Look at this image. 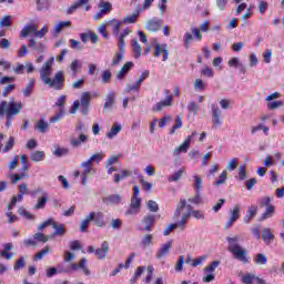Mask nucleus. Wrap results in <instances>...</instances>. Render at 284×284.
Returning <instances> with one entry per match:
<instances>
[{
  "mask_svg": "<svg viewBox=\"0 0 284 284\" xmlns=\"http://www.w3.org/2000/svg\"><path fill=\"white\" fill-rule=\"evenodd\" d=\"M164 94L166 95L165 100L158 102L153 106V112H161L163 108H170L172 105V101H174V97L172 95V92L170 91V89H165Z\"/></svg>",
  "mask_w": 284,
  "mask_h": 284,
  "instance_id": "nucleus-7",
  "label": "nucleus"
},
{
  "mask_svg": "<svg viewBox=\"0 0 284 284\" xmlns=\"http://www.w3.org/2000/svg\"><path fill=\"white\" fill-rule=\"evenodd\" d=\"M45 203H48V194L39 197L38 203L34 205V210H43V207H45Z\"/></svg>",
  "mask_w": 284,
  "mask_h": 284,
  "instance_id": "nucleus-44",
  "label": "nucleus"
},
{
  "mask_svg": "<svg viewBox=\"0 0 284 284\" xmlns=\"http://www.w3.org/2000/svg\"><path fill=\"white\" fill-rule=\"evenodd\" d=\"M231 221L237 222L241 219V205L235 204L233 210L231 211Z\"/></svg>",
  "mask_w": 284,
  "mask_h": 284,
  "instance_id": "nucleus-32",
  "label": "nucleus"
},
{
  "mask_svg": "<svg viewBox=\"0 0 284 284\" xmlns=\"http://www.w3.org/2000/svg\"><path fill=\"white\" fill-rule=\"evenodd\" d=\"M54 63V58L47 61L40 69V79L43 81L44 85L48 88H53V90H61L65 78H63V71H58L52 80V64Z\"/></svg>",
  "mask_w": 284,
  "mask_h": 284,
  "instance_id": "nucleus-1",
  "label": "nucleus"
},
{
  "mask_svg": "<svg viewBox=\"0 0 284 284\" xmlns=\"http://www.w3.org/2000/svg\"><path fill=\"white\" fill-rule=\"evenodd\" d=\"M29 48L36 52H39L40 54L45 52V44L43 42L37 41V39L29 40Z\"/></svg>",
  "mask_w": 284,
  "mask_h": 284,
  "instance_id": "nucleus-22",
  "label": "nucleus"
},
{
  "mask_svg": "<svg viewBox=\"0 0 284 284\" xmlns=\"http://www.w3.org/2000/svg\"><path fill=\"white\" fill-rule=\"evenodd\" d=\"M190 216L191 213H183L182 214V220L178 223H175V225H178V227H180L181 230H185V225H187V221H190Z\"/></svg>",
  "mask_w": 284,
  "mask_h": 284,
  "instance_id": "nucleus-36",
  "label": "nucleus"
},
{
  "mask_svg": "<svg viewBox=\"0 0 284 284\" xmlns=\"http://www.w3.org/2000/svg\"><path fill=\"white\" fill-rule=\"evenodd\" d=\"M202 77H209V79L214 78V70L210 67H205L204 69L201 70Z\"/></svg>",
  "mask_w": 284,
  "mask_h": 284,
  "instance_id": "nucleus-55",
  "label": "nucleus"
},
{
  "mask_svg": "<svg viewBox=\"0 0 284 284\" xmlns=\"http://www.w3.org/2000/svg\"><path fill=\"white\" fill-rule=\"evenodd\" d=\"M211 114L213 116V128H220V125H223V121H221V109H219V105H211Z\"/></svg>",
  "mask_w": 284,
  "mask_h": 284,
  "instance_id": "nucleus-13",
  "label": "nucleus"
},
{
  "mask_svg": "<svg viewBox=\"0 0 284 284\" xmlns=\"http://www.w3.org/2000/svg\"><path fill=\"white\" fill-rule=\"evenodd\" d=\"M20 163L22 164V173L16 174L13 179H27L30 176L28 174V156H26V154L20 155Z\"/></svg>",
  "mask_w": 284,
  "mask_h": 284,
  "instance_id": "nucleus-18",
  "label": "nucleus"
},
{
  "mask_svg": "<svg viewBox=\"0 0 284 284\" xmlns=\"http://www.w3.org/2000/svg\"><path fill=\"white\" fill-rule=\"evenodd\" d=\"M97 174V171L93 168H87L83 171V179H90Z\"/></svg>",
  "mask_w": 284,
  "mask_h": 284,
  "instance_id": "nucleus-59",
  "label": "nucleus"
},
{
  "mask_svg": "<svg viewBox=\"0 0 284 284\" xmlns=\"http://www.w3.org/2000/svg\"><path fill=\"white\" fill-rule=\"evenodd\" d=\"M196 134H199V133L196 131H194L191 135H189L180 146L174 149L173 155L179 156V154H181V152L183 154H185L190 150V143H192V139L194 136H196Z\"/></svg>",
  "mask_w": 284,
  "mask_h": 284,
  "instance_id": "nucleus-8",
  "label": "nucleus"
},
{
  "mask_svg": "<svg viewBox=\"0 0 284 284\" xmlns=\"http://www.w3.org/2000/svg\"><path fill=\"white\" fill-rule=\"evenodd\" d=\"M242 283L243 284H267L265 280L252 274V273H246L242 275Z\"/></svg>",
  "mask_w": 284,
  "mask_h": 284,
  "instance_id": "nucleus-14",
  "label": "nucleus"
},
{
  "mask_svg": "<svg viewBox=\"0 0 284 284\" xmlns=\"http://www.w3.org/2000/svg\"><path fill=\"white\" fill-rule=\"evenodd\" d=\"M132 68H134V62L129 61L124 63L121 70L118 71L115 79H118V81H123V79L128 77V73L132 70Z\"/></svg>",
  "mask_w": 284,
  "mask_h": 284,
  "instance_id": "nucleus-16",
  "label": "nucleus"
},
{
  "mask_svg": "<svg viewBox=\"0 0 284 284\" xmlns=\"http://www.w3.org/2000/svg\"><path fill=\"white\" fill-rule=\"evenodd\" d=\"M51 227H52V230H54V232H53L54 236H63L65 234V225L64 224H60L58 222H54V220H52Z\"/></svg>",
  "mask_w": 284,
  "mask_h": 284,
  "instance_id": "nucleus-24",
  "label": "nucleus"
},
{
  "mask_svg": "<svg viewBox=\"0 0 284 284\" xmlns=\"http://www.w3.org/2000/svg\"><path fill=\"white\" fill-rule=\"evenodd\" d=\"M48 254H50V246H45L44 248L39 251L33 258L34 261H41L43 256H48Z\"/></svg>",
  "mask_w": 284,
  "mask_h": 284,
  "instance_id": "nucleus-42",
  "label": "nucleus"
},
{
  "mask_svg": "<svg viewBox=\"0 0 284 284\" xmlns=\"http://www.w3.org/2000/svg\"><path fill=\"white\" fill-rule=\"evenodd\" d=\"M70 70L73 73V77H77V72H79V70H81V62L79 60H73L70 64H69Z\"/></svg>",
  "mask_w": 284,
  "mask_h": 284,
  "instance_id": "nucleus-43",
  "label": "nucleus"
},
{
  "mask_svg": "<svg viewBox=\"0 0 284 284\" xmlns=\"http://www.w3.org/2000/svg\"><path fill=\"white\" fill-rule=\"evenodd\" d=\"M85 130V124L78 122L75 125V132H79V139L71 136L70 143L72 148H80L81 143H88V135L83 134Z\"/></svg>",
  "mask_w": 284,
  "mask_h": 284,
  "instance_id": "nucleus-6",
  "label": "nucleus"
},
{
  "mask_svg": "<svg viewBox=\"0 0 284 284\" xmlns=\"http://www.w3.org/2000/svg\"><path fill=\"white\" fill-rule=\"evenodd\" d=\"M28 52H30V49H28V45L22 44L21 48L18 50V58L23 59V57H26V54H28Z\"/></svg>",
  "mask_w": 284,
  "mask_h": 284,
  "instance_id": "nucleus-60",
  "label": "nucleus"
},
{
  "mask_svg": "<svg viewBox=\"0 0 284 284\" xmlns=\"http://www.w3.org/2000/svg\"><path fill=\"white\" fill-rule=\"evenodd\" d=\"M23 267H26V257L24 256H20V258L13 265V270L16 272H19V270H23Z\"/></svg>",
  "mask_w": 284,
  "mask_h": 284,
  "instance_id": "nucleus-49",
  "label": "nucleus"
},
{
  "mask_svg": "<svg viewBox=\"0 0 284 284\" xmlns=\"http://www.w3.org/2000/svg\"><path fill=\"white\" fill-rule=\"evenodd\" d=\"M3 247L4 248L0 251V256L1 258L10 261L14 256V253L11 252V250H14V245H12V243H6Z\"/></svg>",
  "mask_w": 284,
  "mask_h": 284,
  "instance_id": "nucleus-20",
  "label": "nucleus"
},
{
  "mask_svg": "<svg viewBox=\"0 0 284 284\" xmlns=\"http://www.w3.org/2000/svg\"><path fill=\"white\" fill-rule=\"evenodd\" d=\"M236 168H239V158H233L229 161L226 170H229V172H234Z\"/></svg>",
  "mask_w": 284,
  "mask_h": 284,
  "instance_id": "nucleus-46",
  "label": "nucleus"
},
{
  "mask_svg": "<svg viewBox=\"0 0 284 284\" xmlns=\"http://www.w3.org/2000/svg\"><path fill=\"white\" fill-rule=\"evenodd\" d=\"M21 110H23V104L14 101V99L0 103V116H7V119H14V116L21 114Z\"/></svg>",
  "mask_w": 284,
  "mask_h": 284,
  "instance_id": "nucleus-2",
  "label": "nucleus"
},
{
  "mask_svg": "<svg viewBox=\"0 0 284 284\" xmlns=\"http://www.w3.org/2000/svg\"><path fill=\"white\" fill-rule=\"evenodd\" d=\"M187 110L192 114L196 115V114H199V104L196 102H194V101H191L187 104Z\"/></svg>",
  "mask_w": 284,
  "mask_h": 284,
  "instance_id": "nucleus-51",
  "label": "nucleus"
},
{
  "mask_svg": "<svg viewBox=\"0 0 284 284\" xmlns=\"http://www.w3.org/2000/svg\"><path fill=\"white\" fill-rule=\"evenodd\" d=\"M146 207L148 210H150V212H159V204L156 203V201L150 200L146 203Z\"/></svg>",
  "mask_w": 284,
  "mask_h": 284,
  "instance_id": "nucleus-58",
  "label": "nucleus"
},
{
  "mask_svg": "<svg viewBox=\"0 0 284 284\" xmlns=\"http://www.w3.org/2000/svg\"><path fill=\"white\" fill-rule=\"evenodd\" d=\"M219 265H221V261L216 260L213 261L210 265H207L204 270V272H206V274H212L215 272L216 267H219Z\"/></svg>",
  "mask_w": 284,
  "mask_h": 284,
  "instance_id": "nucleus-45",
  "label": "nucleus"
},
{
  "mask_svg": "<svg viewBox=\"0 0 284 284\" xmlns=\"http://www.w3.org/2000/svg\"><path fill=\"white\" fill-rule=\"evenodd\" d=\"M100 11L93 16L94 21H101L105 14H108V3L100 1L99 4Z\"/></svg>",
  "mask_w": 284,
  "mask_h": 284,
  "instance_id": "nucleus-23",
  "label": "nucleus"
},
{
  "mask_svg": "<svg viewBox=\"0 0 284 284\" xmlns=\"http://www.w3.org/2000/svg\"><path fill=\"white\" fill-rule=\"evenodd\" d=\"M12 148H14V138L10 136L9 141L4 145L3 152H10Z\"/></svg>",
  "mask_w": 284,
  "mask_h": 284,
  "instance_id": "nucleus-64",
  "label": "nucleus"
},
{
  "mask_svg": "<svg viewBox=\"0 0 284 284\" xmlns=\"http://www.w3.org/2000/svg\"><path fill=\"white\" fill-rule=\"evenodd\" d=\"M43 159H45V152L43 151H34L31 153V161H33V163H40Z\"/></svg>",
  "mask_w": 284,
  "mask_h": 284,
  "instance_id": "nucleus-33",
  "label": "nucleus"
},
{
  "mask_svg": "<svg viewBox=\"0 0 284 284\" xmlns=\"http://www.w3.org/2000/svg\"><path fill=\"white\" fill-rule=\"evenodd\" d=\"M276 212V209L273 206H266L265 212L262 214V221H266V219H272L274 216V213Z\"/></svg>",
  "mask_w": 284,
  "mask_h": 284,
  "instance_id": "nucleus-38",
  "label": "nucleus"
},
{
  "mask_svg": "<svg viewBox=\"0 0 284 284\" xmlns=\"http://www.w3.org/2000/svg\"><path fill=\"white\" fill-rule=\"evenodd\" d=\"M91 101H92V95L90 94V92H83L81 95V100L74 101L73 106L71 109V114H77V112H79V109L81 108V113L84 116H88Z\"/></svg>",
  "mask_w": 284,
  "mask_h": 284,
  "instance_id": "nucleus-4",
  "label": "nucleus"
},
{
  "mask_svg": "<svg viewBox=\"0 0 284 284\" xmlns=\"http://www.w3.org/2000/svg\"><path fill=\"white\" fill-rule=\"evenodd\" d=\"M36 82H37V80H34V78H31L29 80V82L27 83V87L22 90V94H23V97H26V99L31 97L32 90H34Z\"/></svg>",
  "mask_w": 284,
  "mask_h": 284,
  "instance_id": "nucleus-27",
  "label": "nucleus"
},
{
  "mask_svg": "<svg viewBox=\"0 0 284 284\" xmlns=\"http://www.w3.org/2000/svg\"><path fill=\"white\" fill-rule=\"evenodd\" d=\"M261 239L264 241L265 245H272V242L275 239L274 233H272V229H263Z\"/></svg>",
  "mask_w": 284,
  "mask_h": 284,
  "instance_id": "nucleus-21",
  "label": "nucleus"
},
{
  "mask_svg": "<svg viewBox=\"0 0 284 284\" xmlns=\"http://www.w3.org/2000/svg\"><path fill=\"white\" fill-rule=\"evenodd\" d=\"M171 251H172V241H169L161 245V247L158 250L155 254V258L161 261V258H165V256H168V254H170Z\"/></svg>",
  "mask_w": 284,
  "mask_h": 284,
  "instance_id": "nucleus-15",
  "label": "nucleus"
},
{
  "mask_svg": "<svg viewBox=\"0 0 284 284\" xmlns=\"http://www.w3.org/2000/svg\"><path fill=\"white\" fill-rule=\"evenodd\" d=\"M92 221H94L97 227H103L105 225V217L101 212H94V219Z\"/></svg>",
  "mask_w": 284,
  "mask_h": 284,
  "instance_id": "nucleus-30",
  "label": "nucleus"
},
{
  "mask_svg": "<svg viewBox=\"0 0 284 284\" xmlns=\"http://www.w3.org/2000/svg\"><path fill=\"white\" fill-rule=\"evenodd\" d=\"M254 261L256 265H267V257L262 253L256 254Z\"/></svg>",
  "mask_w": 284,
  "mask_h": 284,
  "instance_id": "nucleus-47",
  "label": "nucleus"
},
{
  "mask_svg": "<svg viewBox=\"0 0 284 284\" xmlns=\"http://www.w3.org/2000/svg\"><path fill=\"white\" fill-rule=\"evenodd\" d=\"M163 54L162 61H168L170 57V50H168V44H155L154 57H161Z\"/></svg>",
  "mask_w": 284,
  "mask_h": 284,
  "instance_id": "nucleus-17",
  "label": "nucleus"
},
{
  "mask_svg": "<svg viewBox=\"0 0 284 284\" xmlns=\"http://www.w3.org/2000/svg\"><path fill=\"white\" fill-rule=\"evenodd\" d=\"M106 254H108V244L104 242L102 244V247L95 251V256L97 258L101 260V258H105Z\"/></svg>",
  "mask_w": 284,
  "mask_h": 284,
  "instance_id": "nucleus-37",
  "label": "nucleus"
},
{
  "mask_svg": "<svg viewBox=\"0 0 284 284\" xmlns=\"http://www.w3.org/2000/svg\"><path fill=\"white\" fill-rule=\"evenodd\" d=\"M121 130H123V126H121V124H119V122H115L110 132L108 133V139H114V136H116V134H119V132H121Z\"/></svg>",
  "mask_w": 284,
  "mask_h": 284,
  "instance_id": "nucleus-31",
  "label": "nucleus"
},
{
  "mask_svg": "<svg viewBox=\"0 0 284 284\" xmlns=\"http://www.w3.org/2000/svg\"><path fill=\"white\" fill-rule=\"evenodd\" d=\"M156 223V215L148 214L142 217V225L144 232H152L154 224Z\"/></svg>",
  "mask_w": 284,
  "mask_h": 284,
  "instance_id": "nucleus-11",
  "label": "nucleus"
},
{
  "mask_svg": "<svg viewBox=\"0 0 284 284\" xmlns=\"http://www.w3.org/2000/svg\"><path fill=\"white\" fill-rule=\"evenodd\" d=\"M163 27V20L161 18H153L146 22L145 29L149 32H159Z\"/></svg>",
  "mask_w": 284,
  "mask_h": 284,
  "instance_id": "nucleus-12",
  "label": "nucleus"
},
{
  "mask_svg": "<svg viewBox=\"0 0 284 284\" xmlns=\"http://www.w3.org/2000/svg\"><path fill=\"white\" fill-rule=\"evenodd\" d=\"M226 241L229 243V252H231V254L234 255V258H236V261H240V263H244V264L250 263V257L247 256V250L236 244L239 243V236L227 237Z\"/></svg>",
  "mask_w": 284,
  "mask_h": 284,
  "instance_id": "nucleus-3",
  "label": "nucleus"
},
{
  "mask_svg": "<svg viewBox=\"0 0 284 284\" xmlns=\"http://www.w3.org/2000/svg\"><path fill=\"white\" fill-rule=\"evenodd\" d=\"M130 32H132V30L130 29H125L120 36H119V48H125V37H128V34H130Z\"/></svg>",
  "mask_w": 284,
  "mask_h": 284,
  "instance_id": "nucleus-40",
  "label": "nucleus"
},
{
  "mask_svg": "<svg viewBox=\"0 0 284 284\" xmlns=\"http://www.w3.org/2000/svg\"><path fill=\"white\" fill-rule=\"evenodd\" d=\"M70 43H71V48L73 50H79V51L83 50V45H81V41H77L74 39H71Z\"/></svg>",
  "mask_w": 284,
  "mask_h": 284,
  "instance_id": "nucleus-62",
  "label": "nucleus"
},
{
  "mask_svg": "<svg viewBox=\"0 0 284 284\" xmlns=\"http://www.w3.org/2000/svg\"><path fill=\"white\" fill-rule=\"evenodd\" d=\"M12 26V16H4L0 20V28H11Z\"/></svg>",
  "mask_w": 284,
  "mask_h": 284,
  "instance_id": "nucleus-41",
  "label": "nucleus"
},
{
  "mask_svg": "<svg viewBox=\"0 0 284 284\" xmlns=\"http://www.w3.org/2000/svg\"><path fill=\"white\" fill-rule=\"evenodd\" d=\"M36 130L39 131L41 134H45L48 132V129L50 128V124L45 122V120L40 119L36 122Z\"/></svg>",
  "mask_w": 284,
  "mask_h": 284,
  "instance_id": "nucleus-28",
  "label": "nucleus"
},
{
  "mask_svg": "<svg viewBox=\"0 0 284 284\" xmlns=\"http://www.w3.org/2000/svg\"><path fill=\"white\" fill-rule=\"evenodd\" d=\"M146 272H148V274H146V277L144 280V283H152V276H154V266L149 265L146 267Z\"/></svg>",
  "mask_w": 284,
  "mask_h": 284,
  "instance_id": "nucleus-52",
  "label": "nucleus"
},
{
  "mask_svg": "<svg viewBox=\"0 0 284 284\" xmlns=\"http://www.w3.org/2000/svg\"><path fill=\"white\" fill-rule=\"evenodd\" d=\"M47 32H49L48 26H44L41 30H39V24H27L21 30V37L26 39L27 37H30V34H33L38 39H43Z\"/></svg>",
  "mask_w": 284,
  "mask_h": 284,
  "instance_id": "nucleus-5",
  "label": "nucleus"
},
{
  "mask_svg": "<svg viewBox=\"0 0 284 284\" xmlns=\"http://www.w3.org/2000/svg\"><path fill=\"white\" fill-rule=\"evenodd\" d=\"M258 210V206H254V205H251L248 206L246 213L247 215L244 216V223H252V221L254 220V216H256V212Z\"/></svg>",
  "mask_w": 284,
  "mask_h": 284,
  "instance_id": "nucleus-25",
  "label": "nucleus"
},
{
  "mask_svg": "<svg viewBox=\"0 0 284 284\" xmlns=\"http://www.w3.org/2000/svg\"><path fill=\"white\" fill-rule=\"evenodd\" d=\"M136 256L135 253H131L130 256L126 258L125 264H119V267H116L111 274L110 276H116V274H119V272H121V270H123V267L125 270H128L130 267V265H132V262L134 261V257Z\"/></svg>",
  "mask_w": 284,
  "mask_h": 284,
  "instance_id": "nucleus-19",
  "label": "nucleus"
},
{
  "mask_svg": "<svg viewBox=\"0 0 284 284\" xmlns=\"http://www.w3.org/2000/svg\"><path fill=\"white\" fill-rule=\"evenodd\" d=\"M119 52L115 53V55L113 57L112 61H111V65H119V63H121V61H123V54L125 52V47L119 48Z\"/></svg>",
  "mask_w": 284,
  "mask_h": 284,
  "instance_id": "nucleus-29",
  "label": "nucleus"
},
{
  "mask_svg": "<svg viewBox=\"0 0 284 284\" xmlns=\"http://www.w3.org/2000/svg\"><path fill=\"white\" fill-rule=\"evenodd\" d=\"M183 128V115L175 116V124L172 126L170 134H174L176 130Z\"/></svg>",
  "mask_w": 284,
  "mask_h": 284,
  "instance_id": "nucleus-34",
  "label": "nucleus"
},
{
  "mask_svg": "<svg viewBox=\"0 0 284 284\" xmlns=\"http://www.w3.org/2000/svg\"><path fill=\"white\" fill-rule=\"evenodd\" d=\"M183 265H185V256L181 255L175 265V272H183Z\"/></svg>",
  "mask_w": 284,
  "mask_h": 284,
  "instance_id": "nucleus-53",
  "label": "nucleus"
},
{
  "mask_svg": "<svg viewBox=\"0 0 284 284\" xmlns=\"http://www.w3.org/2000/svg\"><path fill=\"white\" fill-rule=\"evenodd\" d=\"M91 221H94V212L89 213V215L82 221L80 224V232H88V227H90Z\"/></svg>",
  "mask_w": 284,
  "mask_h": 284,
  "instance_id": "nucleus-26",
  "label": "nucleus"
},
{
  "mask_svg": "<svg viewBox=\"0 0 284 284\" xmlns=\"http://www.w3.org/2000/svg\"><path fill=\"white\" fill-rule=\"evenodd\" d=\"M70 26H72V23L70 21H62L59 22L58 24H55V34H61V32H63V30H65V28H70Z\"/></svg>",
  "mask_w": 284,
  "mask_h": 284,
  "instance_id": "nucleus-35",
  "label": "nucleus"
},
{
  "mask_svg": "<svg viewBox=\"0 0 284 284\" xmlns=\"http://www.w3.org/2000/svg\"><path fill=\"white\" fill-rule=\"evenodd\" d=\"M136 19H139V12L128 16L122 20V23H136Z\"/></svg>",
  "mask_w": 284,
  "mask_h": 284,
  "instance_id": "nucleus-54",
  "label": "nucleus"
},
{
  "mask_svg": "<svg viewBox=\"0 0 284 284\" xmlns=\"http://www.w3.org/2000/svg\"><path fill=\"white\" fill-rule=\"evenodd\" d=\"M108 201L109 203H113L114 205L121 203V195H116V194H113V195H110L108 197Z\"/></svg>",
  "mask_w": 284,
  "mask_h": 284,
  "instance_id": "nucleus-63",
  "label": "nucleus"
},
{
  "mask_svg": "<svg viewBox=\"0 0 284 284\" xmlns=\"http://www.w3.org/2000/svg\"><path fill=\"white\" fill-rule=\"evenodd\" d=\"M33 239L37 241V244L39 243H48L49 239L45 234L39 232L33 235Z\"/></svg>",
  "mask_w": 284,
  "mask_h": 284,
  "instance_id": "nucleus-50",
  "label": "nucleus"
},
{
  "mask_svg": "<svg viewBox=\"0 0 284 284\" xmlns=\"http://www.w3.org/2000/svg\"><path fill=\"white\" fill-rule=\"evenodd\" d=\"M251 232L253 234V236H255V239L257 241H261V226L260 225H254L252 229H251Z\"/></svg>",
  "mask_w": 284,
  "mask_h": 284,
  "instance_id": "nucleus-61",
  "label": "nucleus"
},
{
  "mask_svg": "<svg viewBox=\"0 0 284 284\" xmlns=\"http://www.w3.org/2000/svg\"><path fill=\"white\" fill-rule=\"evenodd\" d=\"M89 2L90 0H79L78 2L73 3L68 10L69 14H72V12H74V10L78 8H81V6H88Z\"/></svg>",
  "mask_w": 284,
  "mask_h": 284,
  "instance_id": "nucleus-39",
  "label": "nucleus"
},
{
  "mask_svg": "<svg viewBox=\"0 0 284 284\" xmlns=\"http://www.w3.org/2000/svg\"><path fill=\"white\" fill-rule=\"evenodd\" d=\"M88 260L85 257L81 258L79 263H71L70 264V272H79V270H82L85 274V276H90V268H88Z\"/></svg>",
  "mask_w": 284,
  "mask_h": 284,
  "instance_id": "nucleus-9",
  "label": "nucleus"
},
{
  "mask_svg": "<svg viewBox=\"0 0 284 284\" xmlns=\"http://www.w3.org/2000/svg\"><path fill=\"white\" fill-rule=\"evenodd\" d=\"M193 39H194V37L192 36V33H190V32L184 33V48L186 50L190 49V43H192Z\"/></svg>",
  "mask_w": 284,
  "mask_h": 284,
  "instance_id": "nucleus-56",
  "label": "nucleus"
},
{
  "mask_svg": "<svg viewBox=\"0 0 284 284\" xmlns=\"http://www.w3.org/2000/svg\"><path fill=\"white\" fill-rule=\"evenodd\" d=\"M123 22L118 21V20H111L110 21V24L113 26V34H114V37H119V32L121 30V24Z\"/></svg>",
  "mask_w": 284,
  "mask_h": 284,
  "instance_id": "nucleus-48",
  "label": "nucleus"
},
{
  "mask_svg": "<svg viewBox=\"0 0 284 284\" xmlns=\"http://www.w3.org/2000/svg\"><path fill=\"white\" fill-rule=\"evenodd\" d=\"M53 154L54 156H65V154H68V149H63L61 146H54Z\"/></svg>",
  "mask_w": 284,
  "mask_h": 284,
  "instance_id": "nucleus-57",
  "label": "nucleus"
},
{
  "mask_svg": "<svg viewBox=\"0 0 284 284\" xmlns=\"http://www.w3.org/2000/svg\"><path fill=\"white\" fill-rule=\"evenodd\" d=\"M141 211V197H132L131 204L125 212L126 216H134L135 214H139Z\"/></svg>",
  "mask_w": 284,
  "mask_h": 284,
  "instance_id": "nucleus-10",
  "label": "nucleus"
}]
</instances>
